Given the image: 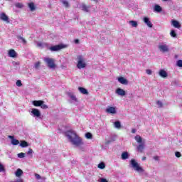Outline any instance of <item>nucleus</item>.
Listing matches in <instances>:
<instances>
[{"mask_svg": "<svg viewBox=\"0 0 182 182\" xmlns=\"http://www.w3.org/2000/svg\"><path fill=\"white\" fill-rule=\"evenodd\" d=\"M65 136L68 138V141L71 143L75 147H78L80 150H83V144L85 143L82 140L79 135L76 134L75 131L69 130L65 132Z\"/></svg>", "mask_w": 182, "mask_h": 182, "instance_id": "nucleus-1", "label": "nucleus"}, {"mask_svg": "<svg viewBox=\"0 0 182 182\" xmlns=\"http://www.w3.org/2000/svg\"><path fill=\"white\" fill-rule=\"evenodd\" d=\"M129 164L131 167L134 168V171H136V173H139V174L144 173V169H143V168L135 159H131Z\"/></svg>", "mask_w": 182, "mask_h": 182, "instance_id": "nucleus-2", "label": "nucleus"}, {"mask_svg": "<svg viewBox=\"0 0 182 182\" xmlns=\"http://www.w3.org/2000/svg\"><path fill=\"white\" fill-rule=\"evenodd\" d=\"M77 69H85L86 68V60L82 55H77Z\"/></svg>", "mask_w": 182, "mask_h": 182, "instance_id": "nucleus-3", "label": "nucleus"}, {"mask_svg": "<svg viewBox=\"0 0 182 182\" xmlns=\"http://www.w3.org/2000/svg\"><path fill=\"white\" fill-rule=\"evenodd\" d=\"M44 62L46 63L49 69H56V64H55V59L50 58H45Z\"/></svg>", "mask_w": 182, "mask_h": 182, "instance_id": "nucleus-4", "label": "nucleus"}, {"mask_svg": "<svg viewBox=\"0 0 182 182\" xmlns=\"http://www.w3.org/2000/svg\"><path fill=\"white\" fill-rule=\"evenodd\" d=\"M45 102L42 100H34L32 102V104L33 106H36V107H41V109H48V105L44 104Z\"/></svg>", "mask_w": 182, "mask_h": 182, "instance_id": "nucleus-5", "label": "nucleus"}, {"mask_svg": "<svg viewBox=\"0 0 182 182\" xmlns=\"http://www.w3.org/2000/svg\"><path fill=\"white\" fill-rule=\"evenodd\" d=\"M158 49L163 53H166L169 50L168 46L167 44H166V43H161L159 44Z\"/></svg>", "mask_w": 182, "mask_h": 182, "instance_id": "nucleus-6", "label": "nucleus"}, {"mask_svg": "<svg viewBox=\"0 0 182 182\" xmlns=\"http://www.w3.org/2000/svg\"><path fill=\"white\" fill-rule=\"evenodd\" d=\"M28 112L33 117H41V111L36 108H31Z\"/></svg>", "mask_w": 182, "mask_h": 182, "instance_id": "nucleus-7", "label": "nucleus"}, {"mask_svg": "<svg viewBox=\"0 0 182 182\" xmlns=\"http://www.w3.org/2000/svg\"><path fill=\"white\" fill-rule=\"evenodd\" d=\"M65 46L63 45H58L50 47V50L51 52H58V50H60V49H63Z\"/></svg>", "mask_w": 182, "mask_h": 182, "instance_id": "nucleus-8", "label": "nucleus"}, {"mask_svg": "<svg viewBox=\"0 0 182 182\" xmlns=\"http://www.w3.org/2000/svg\"><path fill=\"white\" fill-rule=\"evenodd\" d=\"M68 97L70 99V103H77V98L76 97V95H75V94L69 92Z\"/></svg>", "mask_w": 182, "mask_h": 182, "instance_id": "nucleus-9", "label": "nucleus"}, {"mask_svg": "<svg viewBox=\"0 0 182 182\" xmlns=\"http://www.w3.org/2000/svg\"><path fill=\"white\" fill-rule=\"evenodd\" d=\"M143 22L148 26V28H153V23L150 21V18L144 17Z\"/></svg>", "mask_w": 182, "mask_h": 182, "instance_id": "nucleus-10", "label": "nucleus"}, {"mask_svg": "<svg viewBox=\"0 0 182 182\" xmlns=\"http://www.w3.org/2000/svg\"><path fill=\"white\" fill-rule=\"evenodd\" d=\"M171 23L173 28H176L177 29L181 28V24H180V22L177 21V20H171Z\"/></svg>", "mask_w": 182, "mask_h": 182, "instance_id": "nucleus-11", "label": "nucleus"}, {"mask_svg": "<svg viewBox=\"0 0 182 182\" xmlns=\"http://www.w3.org/2000/svg\"><path fill=\"white\" fill-rule=\"evenodd\" d=\"M0 19L1 21H4V22H6L7 23H9V18L5 13L0 14Z\"/></svg>", "mask_w": 182, "mask_h": 182, "instance_id": "nucleus-12", "label": "nucleus"}, {"mask_svg": "<svg viewBox=\"0 0 182 182\" xmlns=\"http://www.w3.org/2000/svg\"><path fill=\"white\" fill-rule=\"evenodd\" d=\"M106 113H109L111 114H116L117 111L116 108L113 107H109L105 110Z\"/></svg>", "mask_w": 182, "mask_h": 182, "instance_id": "nucleus-13", "label": "nucleus"}, {"mask_svg": "<svg viewBox=\"0 0 182 182\" xmlns=\"http://www.w3.org/2000/svg\"><path fill=\"white\" fill-rule=\"evenodd\" d=\"M115 92L118 96H126V91L122 88L117 89Z\"/></svg>", "mask_w": 182, "mask_h": 182, "instance_id": "nucleus-14", "label": "nucleus"}, {"mask_svg": "<svg viewBox=\"0 0 182 182\" xmlns=\"http://www.w3.org/2000/svg\"><path fill=\"white\" fill-rule=\"evenodd\" d=\"M159 75L161 77H163L164 79L167 77V76H168V75L167 74V72H166V70H160L159 72Z\"/></svg>", "mask_w": 182, "mask_h": 182, "instance_id": "nucleus-15", "label": "nucleus"}, {"mask_svg": "<svg viewBox=\"0 0 182 182\" xmlns=\"http://www.w3.org/2000/svg\"><path fill=\"white\" fill-rule=\"evenodd\" d=\"M9 58H16V52L14 49H11L9 50Z\"/></svg>", "mask_w": 182, "mask_h": 182, "instance_id": "nucleus-16", "label": "nucleus"}, {"mask_svg": "<svg viewBox=\"0 0 182 182\" xmlns=\"http://www.w3.org/2000/svg\"><path fill=\"white\" fill-rule=\"evenodd\" d=\"M118 82L122 85H127L128 82L127 80L123 77H120L118 78Z\"/></svg>", "mask_w": 182, "mask_h": 182, "instance_id": "nucleus-17", "label": "nucleus"}, {"mask_svg": "<svg viewBox=\"0 0 182 182\" xmlns=\"http://www.w3.org/2000/svg\"><path fill=\"white\" fill-rule=\"evenodd\" d=\"M28 6L29 9L31 11V12H33V11L36 9V7L35 6V4L33 2L28 3Z\"/></svg>", "mask_w": 182, "mask_h": 182, "instance_id": "nucleus-18", "label": "nucleus"}, {"mask_svg": "<svg viewBox=\"0 0 182 182\" xmlns=\"http://www.w3.org/2000/svg\"><path fill=\"white\" fill-rule=\"evenodd\" d=\"M136 149H137L138 151H140V153H143V150H144V141H143V143H141L139 146H137Z\"/></svg>", "mask_w": 182, "mask_h": 182, "instance_id": "nucleus-19", "label": "nucleus"}, {"mask_svg": "<svg viewBox=\"0 0 182 182\" xmlns=\"http://www.w3.org/2000/svg\"><path fill=\"white\" fill-rule=\"evenodd\" d=\"M78 90L82 93V95H89V92H87V90L86 88H83L82 87H78Z\"/></svg>", "mask_w": 182, "mask_h": 182, "instance_id": "nucleus-20", "label": "nucleus"}, {"mask_svg": "<svg viewBox=\"0 0 182 182\" xmlns=\"http://www.w3.org/2000/svg\"><path fill=\"white\" fill-rule=\"evenodd\" d=\"M135 140L136 142H138L139 144H141V143H143V138H141V136H140V135H136L134 137Z\"/></svg>", "mask_w": 182, "mask_h": 182, "instance_id": "nucleus-21", "label": "nucleus"}, {"mask_svg": "<svg viewBox=\"0 0 182 182\" xmlns=\"http://www.w3.org/2000/svg\"><path fill=\"white\" fill-rule=\"evenodd\" d=\"M90 7H89L88 6H86L85 4H82L80 6V9H82V11H84V12H89V9Z\"/></svg>", "mask_w": 182, "mask_h": 182, "instance_id": "nucleus-22", "label": "nucleus"}, {"mask_svg": "<svg viewBox=\"0 0 182 182\" xmlns=\"http://www.w3.org/2000/svg\"><path fill=\"white\" fill-rule=\"evenodd\" d=\"M161 6H159L158 4H155L154 6V12H161Z\"/></svg>", "mask_w": 182, "mask_h": 182, "instance_id": "nucleus-23", "label": "nucleus"}, {"mask_svg": "<svg viewBox=\"0 0 182 182\" xmlns=\"http://www.w3.org/2000/svg\"><path fill=\"white\" fill-rule=\"evenodd\" d=\"M22 174H23V171L21 168L17 169L15 172V175L16 177H21Z\"/></svg>", "mask_w": 182, "mask_h": 182, "instance_id": "nucleus-24", "label": "nucleus"}, {"mask_svg": "<svg viewBox=\"0 0 182 182\" xmlns=\"http://www.w3.org/2000/svg\"><path fill=\"white\" fill-rule=\"evenodd\" d=\"M17 39H18V41H21V42H22V43H23V45H26V40L23 37H22L21 36H18Z\"/></svg>", "mask_w": 182, "mask_h": 182, "instance_id": "nucleus-25", "label": "nucleus"}, {"mask_svg": "<svg viewBox=\"0 0 182 182\" xmlns=\"http://www.w3.org/2000/svg\"><path fill=\"white\" fill-rule=\"evenodd\" d=\"M129 25H131V26H132V28H137V26H138L137 21H130Z\"/></svg>", "mask_w": 182, "mask_h": 182, "instance_id": "nucleus-26", "label": "nucleus"}, {"mask_svg": "<svg viewBox=\"0 0 182 182\" xmlns=\"http://www.w3.org/2000/svg\"><path fill=\"white\" fill-rule=\"evenodd\" d=\"M122 160H127V159H129V153L123 152L122 154Z\"/></svg>", "mask_w": 182, "mask_h": 182, "instance_id": "nucleus-27", "label": "nucleus"}, {"mask_svg": "<svg viewBox=\"0 0 182 182\" xmlns=\"http://www.w3.org/2000/svg\"><path fill=\"white\" fill-rule=\"evenodd\" d=\"M114 126L115 129H120L122 127V124L119 121H117L114 123Z\"/></svg>", "mask_w": 182, "mask_h": 182, "instance_id": "nucleus-28", "label": "nucleus"}, {"mask_svg": "<svg viewBox=\"0 0 182 182\" xmlns=\"http://www.w3.org/2000/svg\"><path fill=\"white\" fill-rule=\"evenodd\" d=\"M21 147H28L29 146V144L26 142V141H21L20 144Z\"/></svg>", "mask_w": 182, "mask_h": 182, "instance_id": "nucleus-29", "label": "nucleus"}, {"mask_svg": "<svg viewBox=\"0 0 182 182\" xmlns=\"http://www.w3.org/2000/svg\"><path fill=\"white\" fill-rule=\"evenodd\" d=\"M97 167H98V168L103 170L104 168H106V165L103 162H101L98 164Z\"/></svg>", "mask_w": 182, "mask_h": 182, "instance_id": "nucleus-30", "label": "nucleus"}, {"mask_svg": "<svg viewBox=\"0 0 182 182\" xmlns=\"http://www.w3.org/2000/svg\"><path fill=\"white\" fill-rule=\"evenodd\" d=\"M15 6H16V8H18V9H22V8H23V4H22V3H16Z\"/></svg>", "mask_w": 182, "mask_h": 182, "instance_id": "nucleus-31", "label": "nucleus"}, {"mask_svg": "<svg viewBox=\"0 0 182 182\" xmlns=\"http://www.w3.org/2000/svg\"><path fill=\"white\" fill-rule=\"evenodd\" d=\"M11 144H13V146H18V144H19V140L15 139H12Z\"/></svg>", "mask_w": 182, "mask_h": 182, "instance_id": "nucleus-32", "label": "nucleus"}, {"mask_svg": "<svg viewBox=\"0 0 182 182\" xmlns=\"http://www.w3.org/2000/svg\"><path fill=\"white\" fill-rule=\"evenodd\" d=\"M170 35L171 38H177V33H176V31L174 30H171Z\"/></svg>", "mask_w": 182, "mask_h": 182, "instance_id": "nucleus-33", "label": "nucleus"}, {"mask_svg": "<svg viewBox=\"0 0 182 182\" xmlns=\"http://www.w3.org/2000/svg\"><path fill=\"white\" fill-rule=\"evenodd\" d=\"M17 156H18V159H23L25 157V156H26V154L21 152V153L18 154Z\"/></svg>", "mask_w": 182, "mask_h": 182, "instance_id": "nucleus-34", "label": "nucleus"}, {"mask_svg": "<svg viewBox=\"0 0 182 182\" xmlns=\"http://www.w3.org/2000/svg\"><path fill=\"white\" fill-rule=\"evenodd\" d=\"M27 154H28L29 156H31V157H33V150L32 149H29L28 152H27Z\"/></svg>", "mask_w": 182, "mask_h": 182, "instance_id": "nucleus-35", "label": "nucleus"}, {"mask_svg": "<svg viewBox=\"0 0 182 182\" xmlns=\"http://www.w3.org/2000/svg\"><path fill=\"white\" fill-rule=\"evenodd\" d=\"M5 171V167L4 165L0 162V173H4Z\"/></svg>", "mask_w": 182, "mask_h": 182, "instance_id": "nucleus-36", "label": "nucleus"}, {"mask_svg": "<svg viewBox=\"0 0 182 182\" xmlns=\"http://www.w3.org/2000/svg\"><path fill=\"white\" fill-rule=\"evenodd\" d=\"M45 46V44L41 42H38L37 43V47L38 48H43Z\"/></svg>", "mask_w": 182, "mask_h": 182, "instance_id": "nucleus-37", "label": "nucleus"}, {"mask_svg": "<svg viewBox=\"0 0 182 182\" xmlns=\"http://www.w3.org/2000/svg\"><path fill=\"white\" fill-rule=\"evenodd\" d=\"M40 66H41V62H39V61L36 63L34 65L35 69H39Z\"/></svg>", "mask_w": 182, "mask_h": 182, "instance_id": "nucleus-38", "label": "nucleus"}, {"mask_svg": "<svg viewBox=\"0 0 182 182\" xmlns=\"http://www.w3.org/2000/svg\"><path fill=\"white\" fill-rule=\"evenodd\" d=\"M63 5H64L65 8H69V2L66 1H63Z\"/></svg>", "mask_w": 182, "mask_h": 182, "instance_id": "nucleus-39", "label": "nucleus"}, {"mask_svg": "<svg viewBox=\"0 0 182 182\" xmlns=\"http://www.w3.org/2000/svg\"><path fill=\"white\" fill-rule=\"evenodd\" d=\"M16 85L18 87H21V86H22V81H21V80H17L16 82Z\"/></svg>", "mask_w": 182, "mask_h": 182, "instance_id": "nucleus-40", "label": "nucleus"}, {"mask_svg": "<svg viewBox=\"0 0 182 182\" xmlns=\"http://www.w3.org/2000/svg\"><path fill=\"white\" fill-rule=\"evenodd\" d=\"M177 66H178V68H182V60H178L176 63Z\"/></svg>", "mask_w": 182, "mask_h": 182, "instance_id": "nucleus-41", "label": "nucleus"}, {"mask_svg": "<svg viewBox=\"0 0 182 182\" xmlns=\"http://www.w3.org/2000/svg\"><path fill=\"white\" fill-rule=\"evenodd\" d=\"M86 139H92V134L90 132H87L85 134Z\"/></svg>", "mask_w": 182, "mask_h": 182, "instance_id": "nucleus-42", "label": "nucleus"}, {"mask_svg": "<svg viewBox=\"0 0 182 182\" xmlns=\"http://www.w3.org/2000/svg\"><path fill=\"white\" fill-rule=\"evenodd\" d=\"M146 75H152L153 71H151V70H150V69H147V70H146Z\"/></svg>", "mask_w": 182, "mask_h": 182, "instance_id": "nucleus-43", "label": "nucleus"}, {"mask_svg": "<svg viewBox=\"0 0 182 182\" xmlns=\"http://www.w3.org/2000/svg\"><path fill=\"white\" fill-rule=\"evenodd\" d=\"M156 105L159 106V107H163V103L161 101H157Z\"/></svg>", "mask_w": 182, "mask_h": 182, "instance_id": "nucleus-44", "label": "nucleus"}, {"mask_svg": "<svg viewBox=\"0 0 182 182\" xmlns=\"http://www.w3.org/2000/svg\"><path fill=\"white\" fill-rule=\"evenodd\" d=\"M35 177L37 180H41V178H42V177L41 176V175L38 174V173H35Z\"/></svg>", "mask_w": 182, "mask_h": 182, "instance_id": "nucleus-45", "label": "nucleus"}, {"mask_svg": "<svg viewBox=\"0 0 182 182\" xmlns=\"http://www.w3.org/2000/svg\"><path fill=\"white\" fill-rule=\"evenodd\" d=\"M99 181L100 182H109V181H107V179H106L105 178H100Z\"/></svg>", "mask_w": 182, "mask_h": 182, "instance_id": "nucleus-46", "label": "nucleus"}, {"mask_svg": "<svg viewBox=\"0 0 182 182\" xmlns=\"http://www.w3.org/2000/svg\"><path fill=\"white\" fill-rule=\"evenodd\" d=\"M153 159L155 160V161H159V160H160V157L158 156H154Z\"/></svg>", "mask_w": 182, "mask_h": 182, "instance_id": "nucleus-47", "label": "nucleus"}, {"mask_svg": "<svg viewBox=\"0 0 182 182\" xmlns=\"http://www.w3.org/2000/svg\"><path fill=\"white\" fill-rule=\"evenodd\" d=\"M175 156L176 157H181V154L180 152H176L175 153Z\"/></svg>", "mask_w": 182, "mask_h": 182, "instance_id": "nucleus-48", "label": "nucleus"}, {"mask_svg": "<svg viewBox=\"0 0 182 182\" xmlns=\"http://www.w3.org/2000/svg\"><path fill=\"white\" fill-rule=\"evenodd\" d=\"M9 139H11V140H14V136H11V135L9 136Z\"/></svg>", "mask_w": 182, "mask_h": 182, "instance_id": "nucleus-49", "label": "nucleus"}, {"mask_svg": "<svg viewBox=\"0 0 182 182\" xmlns=\"http://www.w3.org/2000/svg\"><path fill=\"white\" fill-rule=\"evenodd\" d=\"M132 133H133V134L136 133V129H132Z\"/></svg>", "mask_w": 182, "mask_h": 182, "instance_id": "nucleus-50", "label": "nucleus"}, {"mask_svg": "<svg viewBox=\"0 0 182 182\" xmlns=\"http://www.w3.org/2000/svg\"><path fill=\"white\" fill-rule=\"evenodd\" d=\"M142 161H146V156H143V157H142Z\"/></svg>", "mask_w": 182, "mask_h": 182, "instance_id": "nucleus-51", "label": "nucleus"}, {"mask_svg": "<svg viewBox=\"0 0 182 182\" xmlns=\"http://www.w3.org/2000/svg\"><path fill=\"white\" fill-rule=\"evenodd\" d=\"M75 43H79V40H75Z\"/></svg>", "mask_w": 182, "mask_h": 182, "instance_id": "nucleus-52", "label": "nucleus"}, {"mask_svg": "<svg viewBox=\"0 0 182 182\" xmlns=\"http://www.w3.org/2000/svg\"><path fill=\"white\" fill-rule=\"evenodd\" d=\"M16 65H19V63H15Z\"/></svg>", "mask_w": 182, "mask_h": 182, "instance_id": "nucleus-53", "label": "nucleus"}, {"mask_svg": "<svg viewBox=\"0 0 182 182\" xmlns=\"http://www.w3.org/2000/svg\"><path fill=\"white\" fill-rule=\"evenodd\" d=\"M164 1H168V0H164Z\"/></svg>", "mask_w": 182, "mask_h": 182, "instance_id": "nucleus-54", "label": "nucleus"}]
</instances>
